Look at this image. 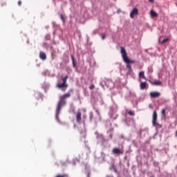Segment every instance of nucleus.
I'll return each mask as SVG.
<instances>
[{
	"mask_svg": "<svg viewBox=\"0 0 177 177\" xmlns=\"http://www.w3.org/2000/svg\"><path fill=\"white\" fill-rule=\"evenodd\" d=\"M120 53L122 55V57L123 59V62L127 64V68H128L129 73L132 71V66L131 64H134L135 61L130 60L128 57V55L127 54V50L124 47H120Z\"/></svg>",
	"mask_w": 177,
	"mask_h": 177,
	"instance_id": "f257e3e1",
	"label": "nucleus"
},
{
	"mask_svg": "<svg viewBox=\"0 0 177 177\" xmlns=\"http://www.w3.org/2000/svg\"><path fill=\"white\" fill-rule=\"evenodd\" d=\"M70 96H71V93H67L63 95H61L59 97V100L58 102V104L57 105V108H56V116L59 117V114H60V110H62V107H63V106H66V97H70Z\"/></svg>",
	"mask_w": 177,
	"mask_h": 177,
	"instance_id": "f03ea898",
	"label": "nucleus"
},
{
	"mask_svg": "<svg viewBox=\"0 0 177 177\" xmlns=\"http://www.w3.org/2000/svg\"><path fill=\"white\" fill-rule=\"evenodd\" d=\"M67 80H68V75H66L62 78V84L58 83L57 84V88L59 89H62V88H68V84H67Z\"/></svg>",
	"mask_w": 177,
	"mask_h": 177,
	"instance_id": "7ed1b4c3",
	"label": "nucleus"
},
{
	"mask_svg": "<svg viewBox=\"0 0 177 177\" xmlns=\"http://www.w3.org/2000/svg\"><path fill=\"white\" fill-rule=\"evenodd\" d=\"M152 124L153 127H158L159 128H161V124L157 122V111H154L153 113Z\"/></svg>",
	"mask_w": 177,
	"mask_h": 177,
	"instance_id": "20e7f679",
	"label": "nucleus"
},
{
	"mask_svg": "<svg viewBox=\"0 0 177 177\" xmlns=\"http://www.w3.org/2000/svg\"><path fill=\"white\" fill-rule=\"evenodd\" d=\"M149 96L151 99L156 98V97H160V96H161V93H160L158 91L151 92L149 93Z\"/></svg>",
	"mask_w": 177,
	"mask_h": 177,
	"instance_id": "39448f33",
	"label": "nucleus"
},
{
	"mask_svg": "<svg viewBox=\"0 0 177 177\" xmlns=\"http://www.w3.org/2000/svg\"><path fill=\"white\" fill-rule=\"evenodd\" d=\"M139 10H138V8H134L130 13L131 19H135V16H137Z\"/></svg>",
	"mask_w": 177,
	"mask_h": 177,
	"instance_id": "423d86ee",
	"label": "nucleus"
},
{
	"mask_svg": "<svg viewBox=\"0 0 177 177\" xmlns=\"http://www.w3.org/2000/svg\"><path fill=\"white\" fill-rule=\"evenodd\" d=\"M113 154H123L124 151H121L120 149L118 148H114L113 149Z\"/></svg>",
	"mask_w": 177,
	"mask_h": 177,
	"instance_id": "0eeeda50",
	"label": "nucleus"
},
{
	"mask_svg": "<svg viewBox=\"0 0 177 177\" xmlns=\"http://www.w3.org/2000/svg\"><path fill=\"white\" fill-rule=\"evenodd\" d=\"M39 57L41 60H46V54L42 51L39 53Z\"/></svg>",
	"mask_w": 177,
	"mask_h": 177,
	"instance_id": "6e6552de",
	"label": "nucleus"
},
{
	"mask_svg": "<svg viewBox=\"0 0 177 177\" xmlns=\"http://www.w3.org/2000/svg\"><path fill=\"white\" fill-rule=\"evenodd\" d=\"M81 115H82L81 112H77V115H76V121H77V122H81V120H82Z\"/></svg>",
	"mask_w": 177,
	"mask_h": 177,
	"instance_id": "1a4fd4ad",
	"label": "nucleus"
},
{
	"mask_svg": "<svg viewBox=\"0 0 177 177\" xmlns=\"http://www.w3.org/2000/svg\"><path fill=\"white\" fill-rule=\"evenodd\" d=\"M146 86H147V83H146V82H142L140 84V89H146Z\"/></svg>",
	"mask_w": 177,
	"mask_h": 177,
	"instance_id": "9d476101",
	"label": "nucleus"
},
{
	"mask_svg": "<svg viewBox=\"0 0 177 177\" xmlns=\"http://www.w3.org/2000/svg\"><path fill=\"white\" fill-rule=\"evenodd\" d=\"M150 13H151V17H158V14L154 10H151Z\"/></svg>",
	"mask_w": 177,
	"mask_h": 177,
	"instance_id": "9b49d317",
	"label": "nucleus"
},
{
	"mask_svg": "<svg viewBox=\"0 0 177 177\" xmlns=\"http://www.w3.org/2000/svg\"><path fill=\"white\" fill-rule=\"evenodd\" d=\"M71 59H72V63L73 66L74 68L77 67V64H75V58H74V55H71Z\"/></svg>",
	"mask_w": 177,
	"mask_h": 177,
	"instance_id": "f8f14e48",
	"label": "nucleus"
},
{
	"mask_svg": "<svg viewBox=\"0 0 177 177\" xmlns=\"http://www.w3.org/2000/svg\"><path fill=\"white\" fill-rule=\"evenodd\" d=\"M162 82L160 81H155L151 83V85H156L157 86L162 85Z\"/></svg>",
	"mask_w": 177,
	"mask_h": 177,
	"instance_id": "ddd939ff",
	"label": "nucleus"
},
{
	"mask_svg": "<svg viewBox=\"0 0 177 177\" xmlns=\"http://www.w3.org/2000/svg\"><path fill=\"white\" fill-rule=\"evenodd\" d=\"M139 77L140 78H143L144 80H146V77L145 76V72L144 71L140 72Z\"/></svg>",
	"mask_w": 177,
	"mask_h": 177,
	"instance_id": "4468645a",
	"label": "nucleus"
},
{
	"mask_svg": "<svg viewBox=\"0 0 177 177\" xmlns=\"http://www.w3.org/2000/svg\"><path fill=\"white\" fill-rule=\"evenodd\" d=\"M55 177H69V176H68V174H57V176H55Z\"/></svg>",
	"mask_w": 177,
	"mask_h": 177,
	"instance_id": "2eb2a0df",
	"label": "nucleus"
},
{
	"mask_svg": "<svg viewBox=\"0 0 177 177\" xmlns=\"http://www.w3.org/2000/svg\"><path fill=\"white\" fill-rule=\"evenodd\" d=\"M168 41H169V39L166 38V39H163L162 41H160V44H161L162 45L163 44H167V42H168Z\"/></svg>",
	"mask_w": 177,
	"mask_h": 177,
	"instance_id": "dca6fc26",
	"label": "nucleus"
},
{
	"mask_svg": "<svg viewBox=\"0 0 177 177\" xmlns=\"http://www.w3.org/2000/svg\"><path fill=\"white\" fill-rule=\"evenodd\" d=\"M61 19L62 20L63 23L66 22V19H64V16L62 14L60 15Z\"/></svg>",
	"mask_w": 177,
	"mask_h": 177,
	"instance_id": "f3484780",
	"label": "nucleus"
},
{
	"mask_svg": "<svg viewBox=\"0 0 177 177\" xmlns=\"http://www.w3.org/2000/svg\"><path fill=\"white\" fill-rule=\"evenodd\" d=\"M166 111H167V109H163L162 110V115L164 117H165V113H166Z\"/></svg>",
	"mask_w": 177,
	"mask_h": 177,
	"instance_id": "a211bd4d",
	"label": "nucleus"
},
{
	"mask_svg": "<svg viewBox=\"0 0 177 177\" xmlns=\"http://www.w3.org/2000/svg\"><path fill=\"white\" fill-rule=\"evenodd\" d=\"M128 114H129V115H135V113H133V111H129L128 112Z\"/></svg>",
	"mask_w": 177,
	"mask_h": 177,
	"instance_id": "6ab92c4d",
	"label": "nucleus"
},
{
	"mask_svg": "<svg viewBox=\"0 0 177 177\" xmlns=\"http://www.w3.org/2000/svg\"><path fill=\"white\" fill-rule=\"evenodd\" d=\"M93 118V113L91 112L90 113V120L92 121V119Z\"/></svg>",
	"mask_w": 177,
	"mask_h": 177,
	"instance_id": "aec40b11",
	"label": "nucleus"
},
{
	"mask_svg": "<svg viewBox=\"0 0 177 177\" xmlns=\"http://www.w3.org/2000/svg\"><path fill=\"white\" fill-rule=\"evenodd\" d=\"M89 89H91V90L95 89V85H94V84H91V85L89 86Z\"/></svg>",
	"mask_w": 177,
	"mask_h": 177,
	"instance_id": "412c9836",
	"label": "nucleus"
},
{
	"mask_svg": "<svg viewBox=\"0 0 177 177\" xmlns=\"http://www.w3.org/2000/svg\"><path fill=\"white\" fill-rule=\"evenodd\" d=\"M102 39H106V35L104 34L102 35Z\"/></svg>",
	"mask_w": 177,
	"mask_h": 177,
	"instance_id": "4be33fe9",
	"label": "nucleus"
},
{
	"mask_svg": "<svg viewBox=\"0 0 177 177\" xmlns=\"http://www.w3.org/2000/svg\"><path fill=\"white\" fill-rule=\"evenodd\" d=\"M18 5H19V6H21V1L19 0L18 1Z\"/></svg>",
	"mask_w": 177,
	"mask_h": 177,
	"instance_id": "5701e85b",
	"label": "nucleus"
},
{
	"mask_svg": "<svg viewBox=\"0 0 177 177\" xmlns=\"http://www.w3.org/2000/svg\"><path fill=\"white\" fill-rule=\"evenodd\" d=\"M91 176V172H88V174H87V177H90Z\"/></svg>",
	"mask_w": 177,
	"mask_h": 177,
	"instance_id": "b1692460",
	"label": "nucleus"
},
{
	"mask_svg": "<svg viewBox=\"0 0 177 177\" xmlns=\"http://www.w3.org/2000/svg\"><path fill=\"white\" fill-rule=\"evenodd\" d=\"M149 2H151V3H153V2H154V0H149Z\"/></svg>",
	"mask_w": 177,
	"mask_h": 177,
	"instance_id": "393cba45",
	"label": "nucleus"
},
{
	"mask_svg": "<svg viewBox=\"0 0 177 177\" xmlns=\"http://www.w3.org/2000/svg\"><path fill=\"white\" fill-rule=\"evenodd\" d=\"M112 167L114 168L115 171L116 170L115 169V166H114V165H112Z\"/></svg>",
	"mask_w": 177,
	"mask_h": 177,
	"instance_id": "a878e982",
	"label": "nucleus"
}]
</instances>
